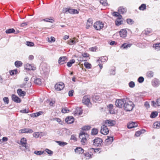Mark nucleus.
<instances>
[{
  "label": "nucleus",
  "instance_id": "obj_1",
  "mask_svg": "<svg viewBox=\"0 0 160 160\" xmlns=\"http://www.w3.org/2000/svg\"><path fill=\"white\" fill-rule=\"evenodd\" d=\"M134 107V105L132 102L129 101L125 102L123 108L126 111L132 110Z\"/></svg>",
  "mask_w": 160,
  "mask_h": 160
},
{
  "label": "nucleus",
  "instance_id": "obj_2",
  "mask_svg": "<svg viewBox=\"0 0 160 160\" xmlns=\"http://www.w3.org/2000/svg\"><path fill=\"white\" fill-rule=\"evenodd\" d=\"M88 134L84 132H82L79 134V138L81 139V142L82 144H84L86 141V137H88Z\"/></svg>",
  "mask_w": 160,
  "mask_h": 160
},
{
  "label": "nucleus",
  "instance_id": "obj_3",
  "mask_svg": "<svg viewBox=\"0 0 160 160\" xmlns=\"http://www.w3.org/2000/svg\"><path fill=\"white\" fill-rule=\"evenodd\" d=\"M126 100L125 99H121L117 100L115 102V105L117 107L119 108L123 107Z\"/></svg>",
  "mask_w": 160,
  "mask_h": 160
},
{
  "label": "nucleus",
  "instance_id": "obj_4",
  "mask_svg": "<svg viewBox=\"0 0 160 160\" xmlns=\"http://www.w3.org/2000/svg\"><path fill=\"white\" fill-rule=\"evenodd\" d=\"M93 27L96 30H100L103 28V24L100 21H98L94 23Z\"/></svg>",
  "mask_w": 160,
  "mask_h": 160
},
{
  "label": "nucleus",
  "instance_id": "obj_5",
  "mask_svg": "<svg viewBox=\"0 0 160 160\" xmlns=\"http://www.w3.org/2000/svg\"><path fill=\"white\" fill-rule=\"evenodd\" d=\"M103 142L102 140L99 138H96L93 142V145L96 147H99Z\"/></svg>",
  "mask_w": 160,
  "mask_h": 160
},
{
  "label": "nucleus",
  "instance_id": "obj_6",
  "mask_svg": "<svg viewBox=\"0 0 160 160\" xmlns=\"http://www.w3.org/2000/svg\"><path fill=\"white\" fill-rule=\"evenodd\" d=\"M104 125L107 126H113L115 124V121L113 120H106L103 122Z\"/></svg>",
  "mask_w": 160,
  "mask_h": 160
},
{
  "label": "nucleus",
  "instance_id": "obj_7",
  "mask_svg": "<svg viewBox=\"0 0 160 160\" xmlns=\"http://www.w3.org/2000/svg\"><path fill=\"white\" fill-rule=\"evenodd\" d=\"M109 131L108 129L106 126L103 125L101 126L100 132L102 134L106 135L108 133Z\"/></svg>",
  "mask_w": 160,
  "mask_h": 160
},
{
  "label": "nucleus",
  "instance_id": "obj_8",
  "mask_svg": "<svg viewBox=\"0 0 160 160\" xmlns=\"http://www.w3.org/2000/svg\"><path fill=\"white\" fill-rule=\"evenodd\" d=\"M64 87V85L63 83L62 82L57 83L55 86V89L58 91H59L63 89Z\"/></svg>",
  "mask_w": 160,
  "mask_h": 160
},
{
  "label": "nucleus",
  "instance_id": "obj_9",
  "mask_svg": "<svg viewBox=\"0 0 160 160\" xmlns=\"http://www.w3.org/2000/svg\"><path fill=\"white\" fill-rule=\"evenodd\" d=\"M82 102L88 106L91 104L89 96L88 95L84 96L82 100Z\"/></svg>",
  "mask_w": 160,
  "mask_h": 160
},
{
  "label": "nucleus",
  "instance_id": "obj_10",
  "mask_svg": "<svg viewBox=\"0 0 160 160\" xmlns=\"http://www.w3.org/2000/svg\"><path fill=\"white\" fill-rule=\"evenodd\" d=\"M151 83L153 87L156 88L159 85L160 81L158 79L155 78L152 80Z\"/></svg>",
  "mask_w": 160,
  "mask_h": 160
},
{
  "label": "nucleus",
  "instance_id": "obj_11",
  "mask_svg": "<svg viewBox=\"0 0 160 160\" xmlns=\"http://www.w3.org/2000/svg\"><path fill=\"white\" fill-rule=\"evenodd\" d=\"M75 115H80L82 113V109L80 108L77 107L73 112Z\"/></svg>",
  "mask_w": 160,
  "mask_h": 160
},
{
  "label": "nucleus",
  "instance_id": "obj_12",
  "mask_svg": "<svg viewBox=\"0 0 160 160\" xmlns=\"http://www.w3.org/2000/svg\"><path fill=\"white\" fill-rule=\"evenodd\" d=\"M151 104L152 106L155 107L160 106V98H158L156 102L154 101H152Z\"/></svg>",
  "mask_w": 160,
  "mask_h": 160
},
{
  "label": "nucleus",
  "instance_id": "obj_13",
  "mask_svg": "<svg viewBox=\"0 0 160 160\" xmlns=\"http://www.w3.org/2000/svg\"><path fill=\"white\" fill-rule=\"evenodd\" d=\"M119 35L122 38H125L127 34V32L125 29H122L119 31Z\"/></svg>",
  "mask_w": 160,
  "mask_h": 160
},
{
  "label": "nucleus",
  "instance_id": "obj_14",
  "mask_svg": "<svg viewBox=\"0 0 160 160\" xmlns=\"http://www.w3.org/2000/svg\"><path fill=\"white\" fill-rule=\"evenodd\" d=\"M19 132L21 133H32L33 132V131L31 129L25 128L20 130Z\"/></svg>",
  "mask_w": 160,
  "mask_h": 160
},
{
  "label": "nucleus",
  "instance_id": "obj_15",
  "mask_svg": "<svg viewBox=\"0 0 160 160\" xmlns=\"http://www.w3.org/2000/svg\"><path fill=\"white\" fill-rule=\"evenodd\" d=\"M74 120V118L72 116H69L66 118L65 121L68 124H71L73 122Z\"/></svg>",
  "mask_w": 160,
  "mask_h": 160
},
{
  "label": "nucleus",
  "instance_id": "obj_16",
  "mask_svg": "<svg viewBox=\"0 0 160 160\" xmlns=\"http://www.w3.org/2000/svg\"><path fill=\"white\" fill-rule=\"evenodd\" d=\"M25 68L28 70H36V68L32 66L30 64L27 63L24 66Z\"/></svg>",
  "mask_w": 160,
  "mask_h": 160
},
{
  "label": "nucleus",
  "instance_id": "obj_17",
  "mask_svg": "<svg viewBox=\"0 0 160 160\" xmlns=\"http://www.w3.org/2000/svg\"><path fill=\"white\" fill-rule=\"evenodd\" d=\"M67 58L65 56L60 57L58 61V63L60 64H62L65 63L66 61H67Z\"/></svg>",
  "mask_w": 160,
  "mask_h": 160
},
{
  "label": "nucleus",
  "instance_id": "obj_18",
  "mask_svg": "<svg viewBox=\"0 0 160 160\" xmlns=\"http://www.w3.org/2000/svg\"><path fill=\"white\" fill-rule=\"evenodd\" d=\"M12 100L16 102L19 103L21 102V101L20 99L14 94L12 95Z\"/></svg>",
  "mask_w": 160,
  "mask_h": 160
},
{
  "label": "nucleus",
  "instance_id": "obj_19",
  "mask_svg": "<svg viewBox=\"0 0 160 160\" xmlns=\"http://www.w3.org/2000/svg\"><path fill=\"white\" fill-rule=\"evenodd\" d=\"M137 126V123L134 122H130L127 125V127L128 128H132Z\"/></svg>",
  "mask_w": 160,
  "mask_h": 160
},
{
  "label": "nucleus",
  "instance_id": "obj_20",
  "mask_svg": "<svg viewBox=\"0 0 160 160\" xmlns=\"http://www.w3.org/2000/svg\"><path fill=\"white\" fill-rule=\"evenodd\" d=\"M21 144L22 146L25 147L26 148H27V146L26 145L27 144V140L26 138H22L20 140Z\"/></svg>",
  "mask_w": 160,
  "mask_h": 160
},
{
  "label": "nucleus",
  "instance_id": "obj_21",
  "mask_svg": "<svg viewBox=\"0 0 160 160\" xmlns=\"http://www.w3.org/2000/svg\"><path fill=\"white\" fill-rule=\"evenodd\" d=\"M17 93L20 97H23L26 95V92L22 91L21 89H18L17 91Z\"/></svg>",
  "mask_w": 160,
  "mask_h": 160
},
{
  "label": "nucleus",
  "instance_id": "obj_22",
  "mask_svg": "<svg viewBox=\"0 0 160 160\" xmlns=\"http://www.w3.org/2000/svg\"><path fill=\"white\" fill-rule=\"evenodd\" d=\"M132 44L130 43H125L122 44L121 46V48H123V49H127L130 48Z\"/></svg>",
  "mask_w": 160,
  "mask_h": 160
},
{
  "label": "nucleus",
  "instance_id": "obj_23",
  "mask_svg": "<svg viewBox=\"0 0 160 160\" xmlns=\"http://www.w3.org/2000/svg\"><path fill=\"white\" fill-rule=\"evenodd\" d=\"M75 152L78 154L82 153L84 152L83 149L80 147L77 148L75 149Z\"/></svg>",
  "mask_w": 160,
  "mask_h": 160
},
{
  "label": "nucleus",
  "instance_id": "obj_24",
  "mask_svg": "<svg viewBox=\"0 0 160 160\" xmlns=\"http://www.w3.org/2000/svg\"><path fill=\"white\" fill-rule=\"evenodd\" d=\"M126 8L123 7H119L118 9V12H119L120 14H123L126 12Z\"/></svg>",
  "mask_w": 160,
  "mask_h": 160
},
{
  "label": "nucleus",
  "instance_id": "obj_25",
  "mask_svg": "<svg viewBox=\"0 0 160 160\" xmlns=\"http://www.w3.org/2000/svg\"><path fill=\"white\" fill-rule=\"evenodd\" d=\"M63 13H69L71 14H73V9L71 8H68V9L67 8H63Z\"/></svg>",
  "mask_w": 160,
  "mask_h": 160
},
{
  "label": "nucleus",
  "instance_id": "obj_26",
  "mask_svg": "<svg viewBox=\"0 0 160 160\" xmlns=\"http://www.w3.org/2000/svg\"><path fill=\"white\" fill-rule=\"evenodd\" d=\"M92 19L89 18L87 21L86 24V28H88L89 27L92 26Z\"/></svg>",
  "mask_w": 160,
  "mask_h": 160
},
{
  "label": "nucleus",
  "instance_id": "obj_27",
  "mask_svg": "<svg viewBox=\"0 0 160 160\" xmlns=\"http://www.w3.org/2000/svg\"><path fill=\"white\" fill-rule=\"evenodd\" d=\"M153 47L157 51H158L160 50V43L154 44Z\"/></svg>",
  "mask_w": 160,
  "mask_h": 160
},
{
  "label": "nucleus",
  "instance_id": "obj_28",
  "mask_svg": "<svg viewBox=\"0 0 160 160\" xmlns=\"http://www.w3.org/2000/svg\"><path fill=\"white\" fill-rule=\"evenodd\" d=\"M92 100L95 102L97 101H100V98L99 96L97 95H94L92 97Z\"/></svg>",
  "mask_w": 160,
  "mask_h": 160
},
{
  "label": "nucleus",
  "instance_id": "obj_29",
  "mask_svg": "<svg viewBox=\"0 0 160 160\" xmlns=\"http://www.w3.org/2000/svg\"><path fill=\"white\" fill-rule=\"evenodd\" d=\"M152 30L150 28H147L142 32V34L148 35L150 34Z\"/></svg>",
  "mask_w": 160,
  "mask_h": 160
},
{
  "label": "nucleus",
  "instance_id": "obj_30",
  "mask_svg": "<svg viewBox=\"0 0 160 160\" xmlns=\"http://www.w3.org/2000/svg\"><path fill=\"white\" fill-rule=\"evenodd\" d=\"M42 82L41 79L38 78H36L34 81V83L40 85Z\"/></svg>",
  "mask_w": 160,
  "mask_h": 160
},
{
  "label": "nucleus",
  "instance_id": "obj_31",
  "mask_svg": "<svg viewBox=\"0 0 160 160\" xmlns=\"http://www.w3.org/2000/svg\"><path fill=\"white\" fill-rule=\"evenodd\" d=\"M108 58L106 57H101L98 60H97V62L101 61V62H105L107 60Z\"/></svg>",
  "mask_w": 160,
  "mask_h": 160
},
{
  "label": "nucleus",
  "instance_id": "obj_32",
  "mask_svg": "<svg viewBox=\"0 0 160 160\" xmlns=\"http://www.w3.org/2000/svg\"><path fill=\"white\" fill-rule=\"evenodd\" d=\"M153 127L154 128H160V122H155L153 124Z\"/></svg>",
  "mask_w": 160,
  "mask_h": 160
},
{
  "label": "nucleus",
  "instance_id": "obj_33",
  "mask_svg": "<svg viewBox=\"0 0 160 160\" xmlns=\"http://www.w3.org/2000/svg\"><path fill=\"white\" fill-rule=\"evenodd\" d=\"M43 112L42 111H40L37 112L35 113L32 114V117H37L39 116L40 115L42 114Z\"/></svg>",
  "mask_w": 160,
  "mask_h": 160
},
{
  "label": "nucleus",
  "instance_id": "obj_34",
  "mask_svg": "<svg viewBox=\"0 0 160 160\" xmlns=\"http://www.w3.org/2000/svg\"><path fill=\"white\" fill-rule=\"evenodd\" d=\"M75 62V60L74 59L71 60L67 62V65L68 67H70L72 66V64L74 63Z\"/></svg>",
  "mask_w": 160,
  "mask_h": 160
},
{
  "label": "nucleus",
  "instance_id": "obj_35",
  "mask_svg": "<svg viewBox=\"0 0 160 160\" xmlns=\"http://www.w3.org/2000/svg\"><path fill=\"white\" fill-rule=\"evenodd\" d=\"M22 62L20 61H17L15 62V65L17 68H19L22 65Z\"/></svg>",
  "mask_w": 160,
  "mask_h": 160
},
{
  "label": "nucleus",
  "instance_id": "obj_36",
  "mask_svg": "<svg viewBox=\"0 0 160 160\" xmlns=\"http://www.w3.org/2000/svg\"><path fill=\"white\" fill-rule=\"evenodd\" d=\"M158 115V113L157 112H153L151 113L150 117L151 118H154L157 117Z\"/></svg>",
  "mask_w": 160,
  "mask_h": 160
},
{
  "label": "nucleus",
  "instance_id": "obj_37",
  "mask_svg": "<svg viewBox=\"0 0 160 160\" xmlns=\"http://www.w3.org/2000/svg\"><path fill=\"white\" fill-rule=\"evenodd\" d=\"M122 21L120 19H117L115 21V24L117 26H119L122 23Z\"/></svg>",
  "mask_w": 160,
  "mask_h": 160
},
{
  "label": "nucleus",
  "instance_id": "obj_38",
  "mask_svg": "<svg viewBox=\"0 0 160 160\" xmlns=\"http://www.w3.org/2000/svg\"><path fill=\"white\" fill-rule=\"evenodd\" d=\"M113 137L108 136V138L106 139V141L107 142H108L109 143H111L113 141Z\"/></svg>",
  "mask_w": 160,
  "mask_h": 160
},
{
  "label": "nucleus",
  "instance_id": "obj_39",
  "mask_svg": "<svg viewBox=\"0 0 160 160\" xmlns=\"http://www.w3.org/2000/svg\"><path fill=\"white\" fill-rule=\"evenodd\" d=\"M147 76L149 78L153 77V72L152 71H149L147 73Z\"/></svg>",
  "mask_w": 160,
  "mask_h": 160
},
{
  "label": "nucleus",
  "instance_id": "obj_40",
  "mask_svg": "<svg viewBox=\"0 0 160 160\" xmlns=\"http://www.w3.org/2000/svg\"><path fill=\"white\" fill-rule=\"evenodd\" d=\"M100 2L104 6H107L108 4L107 0H100Z\"/></svg>",
  "mask_w": 160,
  "mask_h": 160
},
{
  "label": "nucleus",
  "instance_id": "obj_41",
  "mask_svg": "<svg viewBox=\"0 0 160 160\" xmlns=\"http://www.w3.org/2000/svg\"><path fill=\"white\" fill-rule=\"evenodd\" d=\"M56 142L61 146H64L67 144V143L60 141H56Z\"/></svg>",
  "mask_w": 160,
  "mask_h": 160
},
{
  "label": "nucleus",
  "instance_id": "obj_42",
  "mask_svg": "<svg viewBox=\"0 0 160 160\" xmlns=\"http://www.w3.org/2000/svg\"><path fill=\"white\" fill-rule=\"evenodd\" d=\"M15 32V30L13 28H10L7 29L6 31V32L7 33H13Z\"/></svg>",
  "mask_w": 160,
  "mask_h": 160
},
{
  "label": "nucleus",
  "instance_id": "obj_43",
  "mask_svg": "<svg viewBox=\"0 0 160 160\" xmlns=\"http://www.w3.org/2000/svg\"><path fill=\"white\" fill-rule=\"evenodd\" d=\"M84 65L85 68H90L91 67V65L88 62H85Z\"/></svg>",
  "mask_w": 160,
  "mask_h": 160
},
{
  "label": "nucleus",
  "instance_id": "obj_44",
  "mask_svg": "<svg viewBox=\"0 0 160 160\" xmlns=\"http://www.w3.org/2000/svg\"><path fill=\"white\" fill-rule=\"evenodd\" d=\"M44 152V151H35L34 152V154L38 155H40L42 154Z\"/></svg>",
  "mask_w": 160,
  "mask_h": 160
},
{
  "label": "nucleus",
  "instance_id": "obj_45",
  "mask_svg": "<svg viewBox=\"0 0 160 160\" xmlns=\"http://www.w3.org/2000/svg\"><path fill=\"white\" fill-rule=\"evenodd\" d=\"M91 127L90 126H85L82 127V129L83 130H88L90 129Z\"/></svg>",
  "mask_w": 160,
  "mask_h": 160
},
{
  "label": "nucleus",
  "instance_id": "obj_46",
  "mask_svg": "<svg viewBox=\"0 0 160 160\" xmlns=\"http://www.w3.org/2000/svg\"><path fill=\"white\" fill-rule=\"evenodd\" d=\"M92 134L93 135H96L98 133V130L96 128H93L92 130Z\"/></svg>",
  "mask_w": 160,
  "mask_h": 160
},
{
  "label": "nucleus",
  "instance_id": "obj_47",
  "mask_svg": "<svg viewBox=\"0 0 160 160\" xmlns=\"http://www.w3.org/2000/svg\"><path fill=\"white\" fill-rule=\"evenodd\" d=\"M45 151L50 156H52L53 154V152L48 149H46Z\"/></svg>",
  "mask_w": 160,
  "mask_h": 160
},
{
  "label": "nucleus",
  "instance_id": "obj_48",
  "mask_svg": "<svg viewBox=\"0 0 160 160\" xmlns=\"http://www.w3.org/2000/svg\"><path fill=\"white\" fill-rule=\"evenodd\" d=\"M128 85L130 88H133L135 87V84L133 82L131 81L128 83Z\"/></svg>",
  "mask_w": 160,
  "mask_h": 160
},
{
  "label": "nucleus",
  "instance_id": "obj_49",
  "mask_svg": "<svg viewBox=\"0 0 160 160\" xmlns=\"http://www.w3.org/2000/svg\"><path fill=\"white\" fill-rule=\"evenodd\" d=\"M68 43L70 45H72L73 44H75V42H74V40L69 39L68 41Z\"/></svg>",
  "mask_w": 160,
  "mask_h": 160
},
{
  "label": "nucleus",
  "instance_id": "obj_50",
  "mask_svg": "<svg viewBox=\"0 0 160 160\" xmlns=\"http://www.w3.org/2000/svg\"><path fill=\"white\" fill-rule=\"evenodd\" d=\"M146 9V4H142L141 5V10L144 11Z\"/></svg>",
  "mask_w": 160,
  "mask_h": 160
},
{
  "label": "nucleus",
  "instance_id": "obj_51",
  "mask_svg": "<svg viewBox=\"0 0 160 160\" xmlns=\"http://www.w3.org/2000/svg\"><path fill=\"white\" fill-rule=\"evenodd\" d=\"M43 20L46 22H54V20L53 19H50L48 18L43 19Z\"/></svg>",
  "mask_w": 160,
  "mask_h": 160
},
{
  "label": "nucleus",
  "instance_id": "obj_52",
  "mask_svg": "<svg viewBox=\"0 0 160 160\" xmlns=\"http://www.w3.org/2000/svg\"><path fill=\"white\" fill-rule=\"evenodd\" d=\"M127 22L128 24L130 25L132 24L134 22L133 20L130 18L127 19Z\"/></svg>",
  "mask_w": 160,
  "mask_h": 160
},
{
  "label": "nucleus",
  "instance_id": "obj_53",
  "mask_svg": "<svg viewBox=\"0 0 160 160\" xmlns=\"http://www.w3.org/2000/svg\"><path fill=\"white\" fill-rule=\"evenodd\" d=\"M26 44L28 46L32 47L34 45V43L32 42H26Z\"/></svg>",
  "mask_w": 160,
  "mask_h": 160
},
{
  "label": "nucleus",
  "instance_id": "obj_54",
  "mask_svg": "<svg viewBox=\"0 0 160 160\" xmlns=\"http://www.w3.org/2000/svg\"><path fill=\"white\" fill-rule=\"evenodd\" d=\"M3 100L4 103L6 104H8L9 103V99L8 98L5 97L3 98Z\"/></svg>",
  "mask_w": 160,
  "mask_h": 160
},
{
  "label": "nucleus",
  "instance_id": "obj_55",
  "mask_svg": "<svg viewBox=\"0 0 160 160\" xmlns=\"http://www.w3.org/2000/svg\"><path fill=\"white\" fill-rule=\"evenodd\" d=\"M69 110L65 108H63L62 110V112L64 113H68L69 112Z\"/></svg>",
  "mask_w": 160,
  "mask_h": 160
},
{
  "label": "nucleus",
  "instance_id": "obj_56",
  "mask_svg": "<svg viewBox=\"0 0 160 160\" xmlns=\"http://www.w3.org/2000/svg\"><path fill=\"white\" fill-rule=\"evenodd\" d=\"M70 139L71 140H73L75 141H77V138H76V136L74 135H71Z\"/></svg>",
  "mask_w": 160,
  "mask_h": 160
},
{
  "label": "nucleus",
  "instance_id": "obj_57",
  "mask_svg": "<svg viewBox=\"0 0 160 160\" xmlns=\"http://www.w3.org/2000/svg\"><path fill=\"white\" fill-rule=\"evenodd\" d=\"M39 133L38 132H35L33 133V136L36 138H38L39 136Z\"/></svg>",
  "mask_w": 160,
  "mask_h": 160
},
{
  "label": "nucleus",
  "instance_id": "obj_58",
  "mask_svg": "<svg viewBox=\"0 0 160 160\" xmlns=\"http://www.w3.org/2000/svg\"><path fill=\"white\" fill-rule=\"evenodd\" d=\"M85 157H86L87 159H88L91 158V155L88 153H86L85 154Z\"/></svg>",
  "mask_w": 160,
  "mask_h": 160
},
{
  "label": "nucleus",
  "instance_id": "obj_59",
  "mask_svg": "<svg viewBox=\"0 0 160 160\" xmlns=\"http://www.w3.org/2000/svg\"><path fill=\"white\" fill-rule=\"evenodd\" d=\"M20 112H21L23 113H28L29 112V110H27L26 109H24L23 110H20Z\"/></svg>",
  "mask_w": 160,
  "mask_h": 160
},
{
  "label": "nucleus",
  "instance_id": "obj_60",
  "mask_svg": "<svg viewBox=\"0 0 160 160\" xmlns=\"http://www.w3.org/2000/svg\"><path fill=\"white\" fill-rule=\"evenodd\" d=\"M108 108L109 109V111L111 113V110L112 109L113 105L112 104H110L108 105Z\"/></svg>",
  "mask_w": 160,
  "mask_h": 160
},
{
  "label": "nucleus",
  "instance_id": "obj_61",
  "mask_svg": "<svg viewBox=\"0 0 160 160\" xmlns=\"http://www.w3.org/2000/svg\"><path fill=\"white\" fill-rule=\"evenodd\" d=\"M73 92H74L73 90H70V91H69V92H68V95L69 96H72L73 95Z\"/></svg>",
  "mask_w": 160,
  "mask_h": 160
},
{
  "label": "nucleus",
  "instance_id": "obj_62",
  "mask_svg": "<svg viewBox=\"0 0 160 160\" xmlns=\"http://www.w3.org/2000/svg\"><path fill=\"white\" fill-rule=\"evenodd\" d=\"M144 105L147 109L149 108L150 105L149 103L148 102H146L145 103Z\"/></svg>",
  "mask_w": 160,
  "mask_h": 160
},
{
  "label": "nucleus",
  "instance_id": "obj_63",
  "mask_svg": "<svg viewBox=\"0 0 160 160\" xmlns=\"http://www.w3.org/2000/svg\"><path fill=\"white\" fill-rule=\"evenodd\" d=\"M8 140V139L7 138L5 137H3L2 138V140H0V141H2V142H6Z\"/></svg>",
  "mask_w": 160,
  "mask_h": 160
},
{
  "label": "nucleus",
  "instance_id": "obj_64",
  "mask_svg": "<svg viewBox=\"0 0 160 160\" xmlns=\"http://www.w3.org/2000/svg\"><path fill=\"white\" fill-rule=\"evenodd\" d=\"M82 56L84 58L88 57L89 56V54L87 53H84L82 54Z\"/></svg>",
  "mask_w": 160,
  "mask_h": 160
}]
</instances>
